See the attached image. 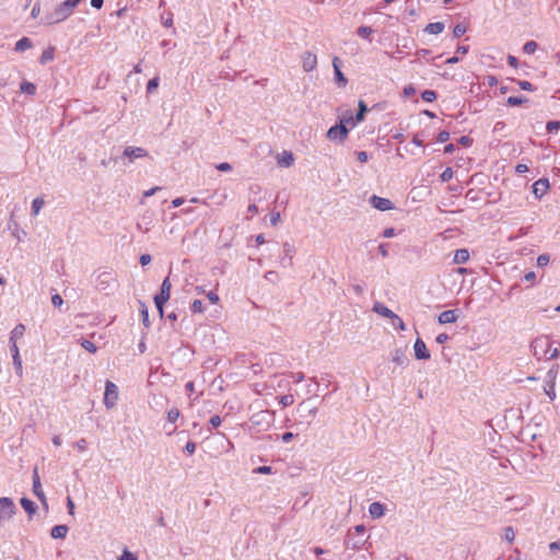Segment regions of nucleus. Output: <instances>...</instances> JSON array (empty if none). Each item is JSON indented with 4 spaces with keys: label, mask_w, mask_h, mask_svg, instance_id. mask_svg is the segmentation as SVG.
<instances>
[{
    "label": "nucleus",
    "mask_w": 560,
    "mask_h": 560,
    "mask_svg": "<svg viewBox=\"0 0 560 560\" xmlns=\"http://www.w3.org/2000/svg\"><path fill=\"white\" fill-rule=\"evenodd\" d=\"M416 55H417V57L419 59H428L429 56L431 55V50H429V49H419V50H417Z\"/></svg>",
    "instance_id": "59"
},
{
    "label": "nucleus",
    "mask_w": 560,
    "mask_h": 560,
    "mask_svg": "<svg viewBox=\"0 0 560 560\" xmlns=\"http://www.w3.org/2000/svg\"><path fill=\"white\" fill-rule=\"evenodd\" d=\"M537 49V43L534 42V40H529L527 42L524 47H523V50L524 52L526 54H534Z\"/></svg>",
    "instance_id": "43"
},
{
    "label": "nucleus",
    "mask_w": 560,
    "mask_h": 560,
    "mask_svg": "<svg viewBox=\"0 0 560 560\" xmlns=\"http://www.w3.org/2000/svg\"><path fill=\"white\" fill-rule=\"evenodd\" d=\"M68 526L67 525H56L51 528L50 536L54 539H62L68 534Z\"/></svg>",
    "instance_id": "19"
},
{
    "label": "nucleus",
    "mask_w": 560,
    "mask_h": 560,
    "mask_svg": "<svg viewBox=\"0 0 560 560\" xmlns=\"http://www.w3.org/2000/svg\"><path fill=\"white\" fill-rule=\"evenodd\" d=\"M373 33V30L370 27V26H360L358 30H357V34L358 36H360L361 38H364V39H369L371 42V34Z\"/></svg>",
    "instance_id": "34"
},
{
    "label": "nucleus",
    "mask_w": 560,
    "mask_h": 560,
    "mask_svg": "<svg viewBox=\"0 0 560 560\" xmlns=\"http://www.w3.org/2000/svg\"><path fill=\"white\" fill-rule=\"evenodd\" d=\"M518 86L524 91H534V85L528 81H517Z\"/></svg>",
    "instance_id": "54"
},
{
    "label": "nucleus",
    "mask_w": 560,
    "mask_h": 560,
    "mask_svg": "<svg viewBox=\"0 0 560 560\" xmlns=\"http://www.w3.org/2000/svg\"><path fill=\"white\" fill-rule=\"evenodd\" d=\"M358 106H359V109L354 117H355V121L360 122L364 119V116L369 109H368L366 104L363 101H360Z\"/></svg>",
    "instance_id": "32"
},
{
    "label": "nucleus",
    "mask_w": 560,
    "mask_h": 560,
    "mask_svg": "<svg viewBox=\"0 0 560 560\" xmlns=\"http://www.w3.org/2000/svg\"><path fill=\"white\" fill-rule=\"evenodd\" d=\"M190 311L194 313V314H201L203 313L205 308H203V304L200 300H195L191 305H190Z\"/></svg>",
    "instance_id": "37"
},
{
    "label": "nucleus",
    "mask_w": 560,
    "mask_h": 560,
    "mask_svg": "<svg viewBox=\"0 0 560 560\" xmlns=\"http://www.w3.org/2000/svg\"><path fill=\"white\" fill-rule=\"evenodd\" d=\"M171 281L170 278L166 277L160 288V292L154 296V304L156 306V310L160 314V317H163L164 315V304L168 301L171 296Z\"/></svg>",
    "instance_id": "2"
},
{
    "label": "nucleus",
    "mask_w": 560,
    "mask_h": 560,
    "mask_svg": "<svg viewBox=\"0 0 560 560\" xmlns=\"http://www.w3.org/2000/svg\"><path fill=\"white\" fill-rule=\"evenodd\" d=\"M282 253L283 256L281 257L280 260L281 266L291 267L293 265V255L295 253L293 245L284 243Z\"/></svg>",
    "instance_id": "11"
},
{
    "label": "nucleus",
    "mask_w": 560,
    "mask_h": 560,
    "mask_svg": "<svg viewBox=\"0 0 560 560\" xmlns=\"http://www.w3.org/2000/svg\"><path fill=\"white\" fill-rule=\"evenodd\" d=\"M341 60L338 57H334L332 59V67H334V73H335V80L339 86H345L348 82L345 74L340 70Z\"/></svg>",
    "instance_id": "13"
},
{
    "label": "nucleus",
    "mask_w": 560,
    "mask_h": 560,
    "mask_svg": "<svg viewBox=\"0 0 560 560\" xmlns=\"http://www.w3.org/2000/svg\"><path fill=\"white\" fill-rule=\"evenodd\" d=\"M424 31L429 34H440L444 31V24L442 22L429 23Z\"/></svg>",
    "instance_id": "27"
},
{
    "label": "nucleus",
    "mask_w": 560,
    "mask_h": 560,
    "mask_svg": "<svg viewBox=\"0 0 560 560\" xmlns=\"http://www.w3.org/2000/svg\"><path fill=\"white\" fill-rule=\"evenodd\" d=\"M346 544H347V547H350L352 549H359L364 544V540L355 539L354 541L351 542V539H348Z\"/></svg>",
    "instance_id": "52"
},
{
    "label": "nucleus",
    "mask_w": 560,
    "mask_h": 560,
    "mask_svg": "<svg viewBox=\"0 0 560 560\" xmlns=\"http://www.w3.org/2000/svg\"><path fill=\"white\" fill-rule=\"evenodd\" d=\"M467 28L463 24H456L453 28V35L454 37L458 38L463 36L466 33Z\"/></svg>",
    "instance_id": "42"
},
{
    "label": "nucleus",
    "mask_w": 560,
    "mask_h": 560,
    "mask_svg": "<svg viewBox=\"0 0 560 560\" xmlns=\"http://www.w3.org/2000/svg\"><path fill=\"white\" fill-rule=\"evenodd\" d=\"M385 508L380 502H373L369 506V513L374 518H380L384 515Z\"/></svg>",
    "instance_id": "18"
},
{
    "label": "nucleus",
    "mask_w": 560,
    "mask_h": 560,
    "mask_svg": "<svg viewBox=\"0 0 560 560\" xmlns=\"http://www.w3.org/2000/svg\"><path fill=\"white\" fill-rule=\"evenodd\" d=\"M118 560H137V557L132 552L124 550Z\"/></svg>",
    "instance_id": "56"
},
{
    "label": "nucleus",
    "mask_w": 560,
    "mask_h": 560,
    "mask_svg": "<svg viewBox=\"0 0 560 560\" xmlns=\"http://www.w3.org/2000/svg\"><path fill=\"white\" fill-rule=\"evenodd\" d=\"M416 93V89L413 85L409 84L407 86L404 88V95L406 97H410L411 95H413Z\"/></svg>",
    "instance_id": "64"
},
{
    "label": "nucleus",
    "mask_w": 560,
    "mask_h": 560,
    "mask_svg": "<svg viewBox=\"0 0 560 560\" xmlns=\"http://www.w3.org/2000/svg\"><path fill=\"white\" fill-rule=\"evenodd\" d=\"M293 402H294V397H293V395H283V396H281V398H280V404H281L283 407L291 406V405H293Z\"/></svg>",
    "instance_id": "49"
},
{
    "label": "nucleus",
    "mask_w": 560,
    "mask_h": 560,
    "mask_svg": "<svg viewBox=\"0 0 560 560\" xmlns=\"http://www.w3.org/2000/svg\"><path fill=\"white\" fill-rule=\"evenodd\" d=\"M255 474H271L272 468L270 466H260L256 469H254Z\"/></svg>",
    "instance_id": "61"
},
{
    "label": "nucleus",
    "mask_w": 560,
    "mask_h": 560,
    "mask_svg": "<svg viewBox=\"0 0 560 560\" xmlns=\"http://www.w3.org/2000/svg\"><path fill=\"white\" fill-rule=\"evenodd\" d=\"M118 400V387L110 381L106 382L105 385V394H104V405L106 408H113Z\"/></svg>",
    "instance_id": "6"
},
{
    "label": "nucleus",
    "mask_w": 560,
    "mask_h": 560,
    "mask_svg": "<svg viewBox=\"0 0 560 560\" xmlns=\"http://www.w3.org/2000/svg\"><path fill=\"white\" fill-rule=\"evenodd\" d=\"M559 365L553 364L551 369L548 370L544 380V392L549 397L550 400L556 399V380L558 376Z\"/></svg>",
    "instance_id": "3"
},
{
    "label": "nucleus",
    "mask_w": 560,
    "mask_h": 560,
    "mask_svg": "<svg viewBox=\"0 0 560 560\" xmlns=\"http://www.w3.org/2000/svg\"><path fill=\"white\" fill-rule=\"evenodd\" d=\"M294 158L291 152H283L281 158L278 160V164L283 167H289L293 164Z\"/></svg>",
    "instance_id": "28"
},
{
    "label": "nucleus",
    "mask_w": 560,
    "mask_h": 560,
    "mask_svg": "<svg viewBox=\"0 0 560 560\" xmlns=\"http://www.w3.org/2000/svg\"><path fill=\"white\" fill-rule=\"evenodd\" d=\"M51 303L55 307H60L63 303V300L59 294H54L51 296Z\"/></svg>",
    "instance_id": "57"
},
{
    "label": "nucleus",
    "mask_w": 560,
    "mask_h": 560,
    "mask_svg": "<svg viewBox=\"0 0 560 560\" xmlns=\"http://www.w3.org/2000/svg\"><path fill=\"white\" fill-rule=\"evenodd\" d=\"M421 97L424 102H433L436 100L438 97V94L435 91L433 90H424L422 93H421Z\"/></svg>",
    "instance_id": "35"
},
{
    "label": "nucleus",
    "mask_w": 560,
    "mask_h": 560,
    "mask_svg": "<svg viewBox=\"0 0 560 560\" xmlns=\"http://www.w3.org/2000/svg\"><path fill=\"white\" fill-rule=\"evenodd\" d=\"M369 201L373 208H375L380 211L392 210L395 207L394 203L392 202V200H389L387 198L378 197L376 195L371 196Z\"/></svg>",
    "instance_id": "8"
},
{
    "label": "nucleus",
    "mask_w": 560,
    "mask_h": 560,
    "mask_svg": "<svg viewBox=\"0 0 560 560\" xmlns=\"http://www.w3.org/2000/svg\"><path fill=\"white\" fill-rule=\"evenodd\" d=\"M196 451V443L195 442H187V444L185 445V452L189 455L194 454Z\"/></svg>",
    "instance_id": "63"
},
{
    "label": "nucleus",
    "mask_w": 560,
    "mask_h": 560,
    "mask_svg": "<svg viewBox=\"0 0 560 560\" xmlns=\"http://www.w3.org/2000/svg\"><path fill=\"white\" fill-rule=\"evenodd\" d=\"M454 172L451 167H446L443 173L440 175V178L443 183L450 182L453 178Z\"/></svg>",
    "instance_id": "41"
},
{
    "label": "nucleus",
    "mask_w": 560,
    "mask_h": 560,
    "mask_svg": "<svg viewBox=\"0 0 560 560\" xmlns=\"http://www.w3.org/2000/svg\"><path fill=\"white\" fill-rule=\"evenodd\" d=\"M528 102L527 97L524 96H509L506 100V104L509 106H520Z\"/></svg>",
    "instance_id": "31"
},
{
    "label": "nucleus",
    "mask_w": 560,
    "mask_h": 560,
    "mask_svg": "<svg viewBox=\"0 0 560 560\" xmlns=\"http://www.w3.org/2000/svg\"><path fill=\"white\" fill-rule=\"evenodd\" d=\"M550 256L548 254H541L537 257V266L545 267L549 264Z\"/></svg>",
    "instance_id": "46"
},
{
    "label": "nucleus",
    "mask_w": 560,
    "mask_h": 560,
    "mask_svg": "<svg viewBox=\"0 0 560 560\" xmlns=\"http://www.w3.org/2000/svg\"><path fill=\"white\" fill-rule=\"evenodd\" d=\"M81 2V0H66L61 2L54 12L46 15L47 24H56L65 21L73 12V9Z\"/></svg>",
    "instance_id": "1"
},
{
    "label": "nucleus",
    "mask_w": 560,
    "mask_h": 560,
    "mask_svg": "<svg viewBox=\"0 0 560 560\" xmlns=\"http://www.w3.org/2000/svg\"><path fill=\"white\" fill-rule=\"evenodd\" d=\"M16 512V506L11 498H0V523L9 521Z\"/></svg>",
    "instance_id": "4"
},
{
    "label": "nucleus",
    "mask_w": 560,
    "mask_h": 560,
    "mask_svg": "<svg viewBox=\"0 0 560 560\" xmlns=\"http://www.w3.org/2000/svg\"><path fill=\"white\" fill-rule=\"evenodd\" d=\"M20 502H21L22 508L25 510V512L30 516H32L33 514L36 513L37 505L32 500H30L27 498H22Z\"/></svg>",
    "instance_id": "23"
},
{
    "label": "nucleus",
    "mask_w": 560,
    "mask_h": 560,
    "mask_svg": "<svg viewBox=\"0 0 560 560\" xmlns=\"http://www.w3.org/2000/svg\"><path fill=\"white\" fill-rule=\"evenodd\" d=\"M415 357L418 360H429L431 358L430 351L428 350L424 341L421 338H417L413 345Z\"/></svg>",
    "instance_id": "9"
},
{
    "label": "nucleus",
    "mask_w": 560,
    "mask_h": 560,
    "mask_svg": "<svg viewBox=\"0 0 560 560\" xmlns=\"http://www.w3.org/2000/svg\"><path fill=\"white\" fill-rule=\"evenodd\" d=\"M269 418H271V415L268 411H261L254 415L252 421L255 424H260L261 422H269Z\"/></svg>",
    "instance_id": "29"
},
{
    "label": "nucleus",
    "mask_w": 560,
    "mask_h": 560,
    "mask_svg": "<svg viewBox=\"0 0 560 560\" xmlns=\"http://www.w3.org/2000/svg\"><path fill=\"white\" fill-rule=\"evenodd\" d=\"M373 311L375 313H377L378 315L384 316L389 319L396 317V314L382 303H375L373 306Z\"/></svg>",
    "instance_id": "17"
},
{
    "label": "nucleus",
    "mask_w": 560,
    "mask_h": 560,
    "mask_svg": "<svg viewBox=\"0 0 560 560\" xmlns=\"http://www.w3.org/2000/svg\"><path fill=\"white\" fill-rule=\"evenodd\" d=\"M549 189V180L547 178H539L533 185V194L537 198H541Z\"/></svg>",
    "instance_id": "14"
},
{
    "label": "nucleus",
    "mask_w": 560,
    "mask_h": 560,
    "mask_svg": "<svg viewBox=\"0 0 560 560\" xmlns=\"http://www.w3.org/2000/svg\"><path fill=\"white\" fill-rule=\"evenodd\" d=\"M340 120H343V125H350L351 127H354L358 121H355V117L352 116L351 113H348L347 115H343Z\"/></svg>",
    "instance_id": "45"
},
{
    "label": "nucleus",
    "mask_w": 560,
    "mask_h": 560,
    "mask_svg": "<svg viewBox=\"0 0 560 560\" xmlns=\"http://www.w3.org/2000/svg\"><path fill=\"white\" fill-rule=\"evenodd\" d=\"M33 47V43L28 37H22L15 43L14 50L16 52H23Z\"/></svg>",
    "instance_id": "20"
},
{
    "label": "nucleus",
    "mask_w": 560,
    "mask_h": 560,
    "mask_svg": "<svg viewBox=\"0 0 560 560\" xmlns=\"http://www.w3.org/2000/svg\"><path fill=\"white\" fill-rule=\"evenodd\" d=\"M215 167L220 172H230L232 170V165L228 162L220 163Z\"/></svg>",
    "instance_id": "60"
},
{
    "label": "nucleus",
    "mask_w": 560,
    "mask_h": 560,
    "mask_svg": "<svg viewBox=\"0 0 560 560\" xmlns=\"http://www.w3.org/2000/svg\"><path fill=\"white\" fill-rule=\"evenodd\" d=\"M180 417V411L177 408H172L167 411V421L174 423Z\"/></svg>",
    "instance_id": "36"
},
{
    "label": "nucleus",
    "mask_w": 560,
    "mask_h": 560,
    "mask_svg": "<svg viewBox=\"0 0 560 560\" xmlns=\"http://www.w3.org/2000/svg\"><path fill=\"white\" fill-rule=\"evenodd\" d=\"M448 139H450V132L446 130L440 131L436 137L438 142H441V143L446 142Z\"/></svg>",
    "instance_id": "55"
},
{
    "label": "nucleus",
    "mask_w": 560,
    "mask_h": 560,
    "mask_svg": "<svg viewBox=\"0 0 560 560\" xmlns=\"http://www.w3.org/2000/svg\"><path fill=\"white\" fill-rule=\"evenodd\" d=\"M45 201L43 198L40 197H37L33 200L32 202V214L33 215H37L40 211V209L43 208Z\"/></svg>",
    "instance_id": "33"
},
{
    "label": "nucleus",
    "mask_w": 560,
    "mask_h": 560,
    "mask_svg": "<svg viewBox=\"0 0 560 560\" xmlns=\"http://www.w3.org/2000/svg\"><path fill=\"white\" fill-rule=\"evenodd\" d=\"M459 314H458V310H448V311H444L442 312L440 315H439V323L440 324H452V323H455L458 318Z\"/></svg>",
    "instance_id": "15"
},
{
    "label": "nucleus",
    "mask_w": 560,
    "mask_h": 560,
    "mask_svg": "<svg viewBox=\"0 0 560 560\" xmlns=\"http://www.w3.org/2000/svg\"><path fill=\"white\" fill-rule=\"evenodd\" d=\"M158 86H159V78L158 77L149 80V82L147 84L148 93H152L154 90L158 89Z\"/></svg>",
    "instance_id": "48"
},
{
    "label": "nucleus",
    "mask_w": 560,
    "mask_h": 560,
    "mask_svg": "<svg viewBox=\"0 0 560 560\" xmlns=\"http://www.w3.org/2000/svg\"><path fill=\"white\" fill-rule=\"evenodd\" d=\"M298 413L300 417L304 418L307 423H311V421L315 418L317 413L316 407H308L305 402H302L296 408Z\"/></svg>",
    "instance_id": "10"
},
{
    "label": "nucleus",
    "mask_w": 560,
    "mask_h": 560,
    "mask_svg": "<svg viewBox=\"0 0 560 560\" xmlns=\"http://www.w3.org/2000/svg\"><path fill=\"white\" fill-rule=\"evenodd\" d=\"M560 129V121L558 120H550L546 125V130L549 133L556 132Z\"/></svg>",
    "instance_id": "39"
},
{
    "label": "nucleus",
    "mask_w": 560,
    "mask_h": 560,
    "mask_svg": "<svg viewBox=\"0 0 560 560\" xmlns=\"http://www.w3.org/2000/svg\"><path fill=\"white\" fill-rule=\"evenodd\" d=\"M392 324H393V326H395L396 328H398L400 330L406 329V325H405L404 320L398 315H396V317L392 318Z\"/></svg>",
    "instance_id": "50"
},
{
    "label": "nucleus",
    "mask_w": 560,
    "mask_h": 560,
    "mask_svg": "<svg viewBox=\"0 0 560 560\" xmlns=\"http://www.w3.org/2000/svg\"><path fill=\"white\" fill-rule=\"evenodd\" d=\"M148 151L141 147H127L125 148L121 160L125 164L132 163L136 159L145 158Z\"/></svg>",
    "instance_id": "5"
},
{
    "label": "nucleus",
    "mask_w": 560,
    "mask_h": 560,
    "mask_svg": "<svg viewBox=\"0 0 560 560\" xmlns=\"http://www.w3.org/2000/svg\"><path fill=\"white\" fill-rule=\"evenodd\" d=\"M302 66H303L304 71H306V72L314 70L317 66L316 55L311 51H305L302 55Z\"/></svg>",
    "instance_id": "12"
},
{
    "label": "nucleus",
    "mask_w": 560,
    "mask_h": 560,
    "mask_svg": "<svg viewBox=\"0 0 560 560\" xmlns=\"http://www.w3.org/2000/svg\"><path fill=\"white\" fill-rule=\"evenodd\" d=\"M545 342H546V343H547V346H548V349H547V351H546V352H547V353H548V352L550 353L549 358H550V359H555V358H557V357L559 355V353H560L559 348H557V347H556V348L551 349V347H550V342H549L548 340H546Z\"/></svg>",
    "instance_id": "53"
},
{
    "label": "nucleus",
    "mask_w": 560,
    "mask_h": 560,
    "mask_svg": "<svg viewBox=\"0 0 560 560\" xmlns=\"http://www.w3.org/2000/svg\"><path fill=\"white\" fill-rule=\"evenodd\" d=\"M10 351H11L12 359L21 358L19 347L15 341H10Z\"/></svg>",
    "instance_id": "51"
},
{
    "label": "nucleus",
    "mask_w": 560,
    "mask_h": 560,
    "mask_svg": "<svg viewBox=\"0 0 560 560\" xmlns=\"http://www.w3.org/2000/svg\"><path fill=\"white\" fill-rule=\"evenodd\" d=\"M12 360H13V365L15 368V372H16L18 376L22 377V375H23L22 359L21 358H15V359H12Z\"/></svg>",
    "instance_id": "47"
},
{
    "label": "nucleus",
    "mask_w": 560,
    "mask_h": 560,
    "mask_svg": "<svg viewBox=\"0 0 560 560\" xmlns=\"http://www.w3.org/2000/svg\"><path fill=\"white\" fill-rule=\"evenodd\" d=\"M21 92L27 95H34L36 93V86L34 83L28 81H23L20 86Z\"/></svg>",
    "instance_id": "30"
},
{
    "label": "nucleus",
    "mask_w": 560,
    "mask_h": 560,
    "mask_svg": "<svg viewBox=\"0 0 560 560\" xmlns=\"http://www.w3.org/2000/svg\"><path fill=\"white\" fill-rule=\"evenodd\" d=\"M392 361L394 363H396L397 365L399 366H404L406 364H408L409 360L405 353V350L398 348V349H395L392 353Z\"/></svg>",
    "instance_id": "16"
},
{
    "label": "nucleus",
    "mask_w": 560,
    "mask_h": 560,
    "mask_svg": "<svg viewBox=\"0 0 560 560\" xmlns=\"http://www.w3.org/2000/svg\"><path fill=\"white\" fill-rule=\"evenodd\" d=\"M504 539L509 542H512L515 539V532L513 527L508 526L504 528Z\"/></svg>",
    "instance_id": "44"
},
{
    "label": "nucleus",
    "mask_w": 560,
    "mask_h": 560,
    "mask_svg": "<svg viewBox=\"0 0 560 560\" xmlns=\"http://www.w3.org/2000/svg\"><path fill=\"white\" fill-rule=\"evenodd\" d=\"M75 447L78 448V451L80 452H84L86 451L88 448V442L85 439H80L77 443H75Z\"/></svg>",
    "instance_id": "58"
},
{
    "label": "nucleus",
    "mask_w": 560,
    "mask_h": 560,
    "mask_svg": "<svg viewBox=\"0 0 560 560\" xmlns=\"http://www.w3.org/2000/svg\"><path fill=\"white\" fill-rule=\"evenodd\" d=\"M81 346L89 352L91 353H94L96 352L97 350V347L94 345V342L88 340V339H82L81 340Z\"/></svg>",
    "instance_id": "38"
},
{
    "label": "nucleus",
    "mask_w": 560,
    "mask_h": 560,
    "mask_svg": "<svg viewBox=\"0 0 560 560\" xmlns=\"http://www.w3.org/2000/svg\"><path fill=\"white\" fill-rule=\"evenodd\" d=\"M25 326L23 324H18L10 334V341L18 342L24 336Z\"/></svg>",
    "instance_id": "24"
},
{
    "label": "nucleus",
    "mask_w": 560,
    "mask_h": 560,
    "mask_svg": "<svg viewBox=\"0 0 560 560\" xmlns=\"http://www.w3.org/2000/svg\"><path fill=\"white\" fill-rule=\"evenodd\" d=\"M469 259V252L466 248L455 250L453 261L457 265L465 264Z\"/></svg>",
    "instance_id": "21"
},
{
    "label": "nucleus",
    "mask_w": 560,
    "mask_h": 560,
    "mask_svg": "<svg viewBox=\"0 0 560 560\" xmlns=\"http://www.w3.org/2000/svg\"><path fill=\"white\" fill-rule=\"evenodd\" d=\"M33 492L40 500V502L47 508V501H46V497L43 491L40 481L33 482Z\"/></svg>",
    "instance_id": "25"
},
{
    "label": "nucleus",
    "mask_w": 560,
    "mask_h": 560,
    "mask_svg": "<svg viewBox=\"0 0 560 560\" xmlns=\"http://www.w3.org/2000/svg\"><path fill=\"white\" fill-rule=\"evenodd\" d=\"M264 277L267 281L271 283H277L280 279L279 273L273 270L267 271Z\"/></svg>",
    "instance_id": "40"
},
{
    "label": "nucleus",
    "mask_w": 560,
    "mask_h": 560,
    "mask_svg": "<svg viewBox=\"0 0 560 560\" xmlns=\"http://www.w3.org/2000/svg\"><path fill=\"white\" fill-rule=\"evenodd\" d=\"M349 133V129L343 125V120H340L339 124L330 127L327 131V137L330 140H339L343 141L347 139Z\"/></svg>",
    "instance_id": "7"
},
{
    "label": "nucleus",
    "mask_w": 560,
    "mask_h": 560,
    "mask_svg": "<svg viewBox=\"0 0 560 560\" xmlns=\"http://www.w3.org/2000/svg\"><path fill=\"white\" fill-rule=\"evenodd\" d=\"M54 58H55V48L54 47H48V48H46L43 51V54H42V56L39 58V62L42 65H46V63L52 61Z\"/></svg>",
    "instance_id": "26"
},
{
    "label": "nucleus",
    "mask_w": 560,
    "mask_h": 560,
    "mask_svg": "<svg viewBox=\"0 0 560 560\" xmlns=\"http://www.w3.org/2000/svg\"><path fill=\"white\" fill-rule=\"evenodd\" d=\"M209 422H210V424H211V427H212V428H217V427H219V425L221 424L222 419H221V417H220V416L215 415V416H212V417L210 418V421H209Z\"/></svg>",
    "instance_id": "62"
},
{
    "label": "nucleus",
    "mask_w": 560,
    "mask_h": 560,
    "mask_svg": "<svg viewBox=\"0 0 560 560\" xmlns=\"http://www.w3.org/2000/svg\"><path fill=\"white\" fill-rule=\"evenodd\" d=\"M138 303H139V312L141 315L142 324L144 327L149 328L151 323L149 319L148 306L145 305V303L143 301H139Z\"/></svg>",
    "instance_id": "22"
}]
</instances>
